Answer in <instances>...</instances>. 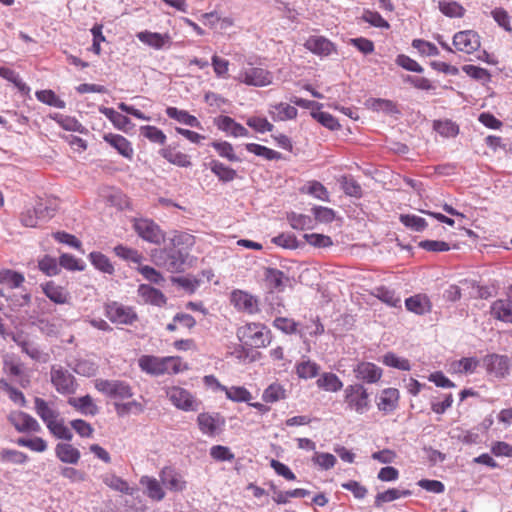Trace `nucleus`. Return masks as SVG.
Listing matches in <instances>:
<instances>
[{"label":"nucleus","mask_w":512,"mask_h":512,"mask_svg":"<svg viewBox=\"0 0 512 512\" xmlns=\"http://www.w3.org/2000/svg\"><path fill=\"white\" fill-rule=\"evenodd\" d=\"M343 403L347 411L361 415L371 407L370 394L362 383L349 384L343 391Z\"/></svg>","instance_id":"7ed1b4c3"},{"label":"nucleus","mask_w":512,"mask_h":512,"mask_svg":"<svg viewBox=\"0 0 512 512\" xmlns=\"http://www.w3.org/2000/svg\"><path fill=\"white\" fill-rule=\"evenodd\" d=\"M209 167L211 171L218 177L219 181L230 182L237 177L236 170L224 165L218 160H211Z\"/></svg>","instance_id":"f704fd0d"},{"label":"nucleus","mask_w":512,"mask_h":512,"mask_svg":"<svg viewBox=\"0 0 512 512\" xmlns=\"http://www.w3.org/2000/svg\"><path fill=\"white\" fill-rule=\"evenodd\" d=\"M140 484L146 488L147 496L154 501H161L165 497V491L161 486V481L154 477L142 476Z\"/></svg>","instance_id":"cd10ccee"},{"label":"nucleus","mask_w":512,"mask_h":512,"mask_svg":"<svg viewBox=\"0 0 512 512\" xmlns=\"http://www.w3.org/2000/svg\"><path fill=\"white\" fill-rule=\"evenodd\" d=\"M197 423L203 434L214 436L224 426L225 420L218 414L200 413Z\"/></svg>","instance_id":"dca6fc26"},{"label":"nucleus","mask_w":512,"mask_h":512,"mask_svg":"<svg viewBox=\"0 0 512 512\" xmlns=\"http://www.w3.org/2000/svg\"><path fill=\"white\" fill-rule=\"evenodd\" d=\"M137 291L144 303L158 307H162L167 303L166 296L160 290L150 285L141 284Z\"/></svg>","instance_id":"6ab92c4d"},{"label":"nucleus","mask_w":512,"mask_h":512,"mask_svg":"<svg viewBox=\"0 0 512 512\" xmlns=\"http://www.w3.org/2000/svg\"><path fill=\"white\" fill-rule=\"evenodd\" d=\"M25 281L24 275L10 269L0 271V283L10 289L19 288Z\"/></svg>","instance_id":"58836bf2"},{"label":"nucleus","mask_w":512,"mask_h":512,"mask_svg":"<svg viewBox=\"0 0 512 512\" xmlns=\"http://www.w3.org/2000/svg\"><path fill=\"white\" fill-rule=\"evenodd\" d=\"M217 388L223 391L226 397L233 402H246L252 399L251 393L242 386L226 387L220 383H217Z\"/></svg>","instance_id":"c756f323"},{"label":"nucleus","mask_w":512,"mask_h":512,"mask_svg":"<svg viewBox=\"0 0 512 512\" xmlns=\"http://www.w3.org/2000/svg\"><path fill=\"white\" fill-rule=\"evenodd\" d=\"M0 460L7 463L24 464L28 460V455L14 449H2Z\"/></svg>","instance_id":"bf43d9fd"},{"label":"nucleus","mask_w":512,"mask_h":512,"mask_svg":"<svg viewBox=\"0 0 512 512\" xmlns=\"http://www.w3.org/2000/svg\"><path fill=\"white\" fill-rule=\"evenodd\" d=\"M37 99L49 106L63 109L66 106L65 101L60 99L52 90H40L36 92Z\"/></svg>","instance_id":"864d4df0"},{"label":"nucleus","mask_w":512,"mask_h":512,"mask_svg":"<svg viewBox=\"0 0 512 512\" xmlns=\"http://www.w3.org/2000/svg\"><path fill=\"white\" fill-rule=\"evenodd\" d=\"M460 243H464L462 240H449V241H438V240H424L419 242V247L424 250L431 252H443L448 251L451 248H457Z\"/></svg>","instance_id":"473e14b6"},{"label":"nucleus","mask_w":512,"mask_h":512,"mask_svg":"<svg viewBox=\"0 0 512 512\" xmlns=\"http://www.w3.org/2000/svg\"><path fill=\"white\" fill-rule=\"evenodd\" d=\"M136 36L140 42L156 50L163 49L171 44V37L168 33L161 34L145 30L137 33Z\"/></svg>","instance_id":"a211bd4d"},{"label":"nucleus","mask_w":512,"mask_h":512,"mask_svg":"<svg viewBox=\"0 0 512 512\" xmlns=\"http://www.w3.org/2000/svg\"><path fill=\"white\" fill-rule=\"evenodd\" d=\"M0 77L13 83L21 92L30 91V88L21 80L19 74L8 67H0Z\"/></svg>","instance_id":"13d9d810"},{"label":"nucleus","mask_w":512,"mask_h":512,"mask_svg":"<svg viewBox=\"0 0 512 512\" xmlns=\"http://www.w3.org/2000/svg\"><path fill=\"white\" fill-rule=\"evenodd\" d=\"M34 408L37 415L46 425L59 417V412L43 398L36 397L34 399Z\"/></svg>","instance_id":"bb28decb"},{"label":"nucleus","mask_w":512,"mask_h":512,"mask_svg":"<svg viewBox=\"0 0 512 512\" xmlns=\"http://www.w3.org/2000/svg\"><path fill=\"white\" fill-rule=\"evenodd\" d=\"M8 419L14 428L20 433H37L41 431V426L37 420L25 412H13L10 414Z\"/></svg>","instance_id":"4468645a"},{"label":"nucleus","mask_w":512,"mask_h":512,"mask_svg":"<svg viewBox=\"0 0 512 512\" xmlns=\"http://www.w3.org/2000/svg\"><path fill=\"white\" fill-rule=\"evenodd\" d=\"M140 134L150 142L165 145L167 137L164 132L156 126L145 125L140 127Z\"/></svg>","instance_id":"a18cd8bd"},{"label":"nucleus","mask_w":512,"mask_h":512,"mask_svg":"<svg viewBox=\"0 0 512 512\" xmlns=\"http://www.w3.org/2000/svg\"><path fill=\"white\" fill-rule=\"evenodd\" d=\"M211 146L218 152V154L228 159L231 162L240 161L239 157L234 153V148L231 143L227 141H214Z\"/></svg>","instance_id":"4d7b16f0"},{"label":"nucleus","mask_w":512,"mask_h":512,"mask_svg":"<svg viewBox=\"0 0 512 512\" xmlns=\"http://www.w3.org/2000/svg\"><path fill=\"white\" fill-rule=\"evenodd\" d=\"M316 385L319 389L336 393L343 388L342 380L332 372L322 373L316 380Z\"/></svg>","instance_id":"393cba45"},{"label":"nucleus","mask_w":512,"mask_h":512,"mask_svg":"<svg viewBox=\"0 0 512 512\" xmlns=\"http://www.w3.org/2000/svg\"><path fill=\"white\" fill-rule=\"evenodd\" d=\"M340 185L346 195L360 198L362 196V187L351 175H344L340 179Z\"/></svg>","instance_id":"de8ad7c7"},{"label":"nucleus","mask_w":512,"mask_h":512,"mask_svg":"<svg viewBox=\"0 0 512 512\" xmlns=\"http://www.w3.org/2000/svg\"><path fill=\"white\" fill-rule=\"evenodd\" d=\"M103 139L123 157L129 160L133 158L134 150L132 144L124 136L120 134L107 133L104 134Z\"/></svg>","instance_id":"f3484780"},{"label":"nucleus","mask_w":512,"mask_h":512,"mask_svg":"<svg viewBox=\"0 0 512 512\" xmlns=\"http://www.w3.org/2000/svg\"><path fill=\"white\" fill-rule=\"evenodd\" d=\"M50 117L66 131L78 132L80 134L87 133V129L75 117L60 113H54Z\"/></svg>","instance_id":"7c9ffc66"},{"label":"nucleus","mask_w":512,"mask_h":512,"mask_svg":"<svg viewBox=\"0 0 512 512\" xmlns=\"http://www.w3.org/2000/svg\"><path fill=\"white\" fill-rule=\"evenodd\" d=\"M231 303L239 311L248 314H255L259 311L258 299L248 292L242 290H234L231 293Z\"/></svg>","instance_id":"ddd939ff"},{"label":"nucleus","mask_w":512,"mask_h":512,"mask_svg":"<svg viewBox=\"0 0 512 512\" xmlns=\"http://www.w3.org/2000/svg\"><path fill=\"white\" fill-rule=\"evenodd\" d=\"M166 114L169 118L178 121L179 123L185 124L190 127L200 128V121L193 115H190L185 110H180L176 107H167Z\"/></svg>","instance_id":"2f4dec72"},{"label":"nucleus","mask_w":512,"mask_h":512,"mask_svg":"<svg viewBox=\"0 0 512 512\" xmlns=\"http://www.w3.org/2000/svg\"><path fill=\"white\" fill-rule=\"evenodd\" d=\"M142 371L152 375L178 374L188 369L187 363L179 356L156 357L143 355L139 359Z\"/></svg>","instance_id":"f257e3e1"},{"label":"nucleus","mask_w":512,"mask_h":512,"mask_svg":"<svg viewBox=\"0 0 512 512\" xmlns=\"http://www.w3.org/2000/svg\"><path fill=\"white\" fill-rule=\"evenodd\" d=\"M105 315L114 324L132 325L138 320L133 307L113 301L105 305Z\"/></svg>","instance_id":"423d86ee"},{"label":"nucleus","mask_w":512,"mask_h":512,"mask_svg":"<svg viewBox=\"0 0 512 512\" xmlns=\"http://www.w3.org/2000/svg\"><path fill=\"white\" fill-rule=\"evenodd\" d=\"M237 337L243 346L264 348L271 342V332L262 323H247L237 329Z\"/></svg>","instance_id":"f03ea898"},{"label":"nucleus","mask_w":512,"mask_h":512,"mask_svg":"<svg viewBox=\"0 0 512 512\" xmlns=\"http://www.w3.org/2000/svg\"><path fill=\"white\" fill-rule=\"evenodd\" d=\"M138 235L145 241L160 245L166 242V233L160 226H135Z\"/></svg>","instance_id":"b1692460"},{"label":"nucleus","mask_w":512,"mask_h":512,"mask_svg":"<svg viewBox=\"0 0 512 512\" xmlns=\"http://www.w3.org/2000/svg\"><path fill=\"white\" fill-rule=\"evenodd\" d=\"M210 456L218 462L233 461L235 458L234 453L229 447L223 445H214L210 448Z\"/></svg>","instance_id":"e2e57ef3"},{"label":"nucleus","mask_w":512,"mask_h":512,"mask_svg":"<svg viewBox=\"0 0 512 512\" xmlns=\"http://www.w3.org/2000/svg\"><path fill=\"white\" fill-rule=\"evenodd\" d=\"M453 45L458 51L471 54L479 49L480 36L473 30L459 31L453 37Z\"/></svg>","instance_id":"9d476101"},{"label":"nucleus","mask_w":512,"mask_h":512,"mask_svg":"<svg viewBox=\"0 0 512 512\" xmlns=\"http://www.w3.org/2000/svg\"><path fill=\"white\" fill-rule=\"evenodd\" d=\"M91 264L99 271L112 275L114 266L109 258L101 252H91L88 256Z\"/></svg>","instance_id":"e433bc0d"},{"label":"nucleus","mask_w":512,"mask_h":512,"mask_svg":"<svg viewBox=\"0 0 512 512\" xmlns=\"http://www.w3.org/2000/svg\"><path fill=\"white\" fill-rule=\"evenodd\" d=\"M483 363L486 371L497 378L509 374L511 360L505 355L489 354L484 357Z\"/></svg>","instance_id":"9b49d317"},{"label":"nucleus","mask_w":512,"mask_h":512,"mask_svg":"<svg viewBox=\"0 0 512 512\" xmlns=\"http://www.w3.org/2000/svg\"><path fill=\"white\" fill-rule=\"evenodd\" d=\"M105 485H107L109 488L121 492L123 494L127 495H133L134 489L130 488L128 483L123 480L122 478L114 475V474H106L102 478Z\"/></svg>","instance_id":"4c0bfd02"},{"label":"nucleus","mask_w":512,"mask_h":512,"mask_svg":"<svg viewBox=\"0 0 512 512\" xmlns=\"http://www.w3.org/2000/svg\"><path fill=\"white\" fill-rule=\"evenodd\" d=\"M159 154L169 163L179 167L186 168L192 164L189 155L175 151V148H173L171 145L160 149Z\"/></svg>","instance_id":"a878e982"},{"label":"nucleus","mask_w":512,"mask_h":512,"mask_svg":"<svg viewBox=\"0 0 512 512\" xmlns=\"http://www.w3.org/2000/svg\"><path fill=\"white\" fill-rule=\"evenodd\" d=\"M295 371L300 379H312L319 374L320 366L311 360L301 361L296 364Z\"/></svg>","instance_id":"c9c22d12"},{"label":"nucleus","mask_w":512,"mask_h":512,"mask_svg":"<svg viewBox=\"0 0 512 512\" xmlns=\"http://www.w3.org/2000/svg\"><path fill=\"white\" fill-rule=\"evenodd\" d=\"M305 47L312 53L320 56H328L334 51L333 43L322 36L309 37Z\"/></svg>","instance_id":"412c9836"},{"label":"nucleus","mask_w":512,"mask_h":512,"mask_svg":"<svg viewBox=\"0 0 512 512\" xmlns=\"http://www.w3.org/2000/svg\"><path fill=\"white\" fill-rule=\"evenodd\" d=\"M95 388L107 397L124 401L133 396L131 386L120 380L96 379Z\"/></svg>","instance_id":"39448f33"},{"label":"nucleus","mask_w":512,"mask_h":512,"mask_svg":"<svg viewBox=\"0 0 512 512\" xmlns=\"http://www.w3.org/2000/svg\"><path fill=\"white\" fill-rule=\"evenodd\" d=\"M353 373L358 381L374 384L382 377V369L371 362L360 361L354 368Z\"/></svg>","instance_id":"f8f14e48"},{"label":"nucleus","mask_w":512,"mask_h":512,"mask_svg":"<svg viewBox=\"0 0 512 512\" xmlns=\"http://www.w3.org/2000/svg\"><path fill=\"white\" fill-rule=\"evenodd\" d=\"M410 494L411 492L409 490H399L397 488L388 489L376 495L375 506L380 507L383 503L391 502L401 497L409 496Z\"/></svg>","instance_id":"49530a36"},{"label":"nucleus","mask_w":512,"mask_h":512,"mask_svg":"<svg viewBox=\"0 0 512 512\" xmlns=\"http://www.w3.org/2000/svg\"><path fill=\"white\" fill-rule=\"evenodd\" d=\"M186 258L187 254L183 253L182 250L173 251L169 254L165 266L170 272H180L183 270Z\"/></svg>","instance_id":"8fccbe9b"},{"label":"nucleus","mask_w":512,"mask_h":512,"mask_svg":"<svg viewBox=\"0 0 512 512\" xmlns=\"http://www.w3.org/2000/svg\"><path fill=\"white\" fill-rule=\"evenodd\" d=\"M40 287L45 296L55 304H68L71 299L69 291L54 281L42 283Z\"/></svg>","instance_id":"2eb2a0df"},{"label":"nucleus","mask_w":512,"mask_h":512,"mask_svg":"<svg viewBox=\"0 0 512 512\" xmlns=\"http://www.w3.org/2000/svg\"><path fill=\"white\" fill-rule=\"evenodd\" d=\"M395 63L410 72L422 73L424 71L423 67L417 61L405 54H399L395 59Z\"/></svg>","instance_id":"338daca9"},{"label":"nucleus","mask_w":512,"mask_h":512,"mask_svg":"<svg viewBox=\"0 0 512 512\" xmlns=\"http://www.w3.org/2000/svg\"><path fill=\"white\" fill-rule=\"evenodd\" d=\"M375 297H377L380 301L387 304L391 307H398L400 306L401 299L400 297L395 293L394 290H391L387 287L381 286L377 287L373 293Z\"/></svg>","instance_id":"c03bdc74"},{"label":"nucleus","mask_w":512,"mask_h":512,"mask_svg":"<svg viewBox=\"0 0 512 512\" xmlns=\"http://www.w3.org/2000/svg\"><path fill=\"white\" fill-rule=\"evenodd\" d=\"M161 483L172 492H183L187 487L184 476L174 467L165 466L159 472Z\"/></svg>","instance_id":"1a4fd4ad"},{"label":"nucleus","mask_w":512,"mask_h":512,"mask_svg":"<svg viewBox=\"0 0 512 512\" xmlns=\"http://www.w3.org/2000/svg\"><path fill=\"white\" fill-rule=\"evenodd\" d=\"M271 108L277 111V114H275L273 111H269L274 121L292 120L295 119L298 115V110L287 103L281 102L273 104L271 105Z\"/></svg>","instance_id":"72a5a7b5"},{"label":"nucleus","mask_w":512,"mask_h":512,"mask_svg":"<svg viewBox=\"0 0 512 512\" xmlns=\"http://www.w3.org/2000/svg\"><path fill=\"white\" fill-rule=\"evenodd\" d=\"M399 398V391L396 388H386L379 396L377 407L381 412L389 414L398 407Z\"/></svg>","instance_id":"aec40b11"},{"label":"nucleus","mask_w":512,"mask_h":512,"mask_svg":"<svg viewBox=\"0 0 512 512\" xmlns=\"http://www.w3.org/2000/svg\"><path fill=\"white\" fill-rule=\"evenodd\" d=\"M50 379L55 390L62 395H72L76 392L78 383L76 378L62 366L53 365L50 370Z\"/></svg>","instance_id":"20e7f679"},{"label":"nucleus","mask_w":512,"mask_h":512,"mask_svg":"<svg viewBox=\"0 0 512 512\" xmlns=\"http://www.w3.org/2000/svg\"><path fill=\"white\" fill-rule=\"evenodd\" d=\"M114 408H115L116 414L119 417H124V416L130 414L131 412L140 413L143 411V406L141 405V403L137 402L136 400H132V401H128V402H123L121 400L115 401Z\"/></svg>","instance_id":"3c124183"},{"label":"nucleus","mask_w":512,"mask_h":512,"mask_svg":"<svg viewBox=\"0 0 512 512\" xmlns=\"http://www.w3.org/2000/svg\"><path fill=\"white\" fill-rule=\"evenodd\" d=\"M16 443L21 447L29 448L35 452H44L47 449V443L41 437H34L30 439L21 437L16 440Z\"/></svg>","instance_id":"680f3d73"},{"label":"nucleus","mask_w":512,"mask_h":512,"mask_svg":"<svg viewBox=\"0 0 512 512\" xmlns=\"http://www.w3.org/2000/svg\"><path fill=\"white\" fill-rule=\"evenodd\" d=\"M433 128L440 135L445 137H454L459 133V127L451 120H436Z\"/></svg>","instance_id":"603ef678"},{"label":"nucleus","mask_w":512,"mask_h":512,"mask_svg":"<svg viewBox=\"0 0 512 512\" xmlns=\"http://www.w3.org/2000/svg\"><path fill=\"white\" fill-rule=\"evenodd\" d=\"M46 426L50 433L58 439L70 441L73 437L72 432L65 425L64 420L60 418V416L55 420L51 421L50 423H48Z\"/></svg>","instance_id":"ea45409f"},{"label":"nucleus","mask_w":512,"mask_h":512,"mask_svg":"<svg viewBox=\"0 0 512 512\" xmlns=\"http://www.w3.org/2000/svg\"><path fill=\"white\" fill-rule=\"evenodd\" d=\"M288 280V277L281 270L271 268L266 272V281L275 290L283 291Z\"/></svg>","instance_id":"79ce46f5"},{"label":"nucleus","mask_w":512,"mask_h":512,"mask_svg":"<svg viewBox=\"0 0 512 512\" xmlns=\"http://www.w3.org/2000/svg\"><path fill=\"white\" fill-rule=\"evenodd\" d=\"M68 404L84 415L95 416L99 412L98 406L94 403V400L90 395L77 398L70 397L68 399Z\"/></svg>","instance_id":"4be33fe9"},{"label":"nucleus","mask_w":512,"mask_h":512,"mask_svg":"<svg viewBox=\"0 0 512 512\" xmlns=\"http://www.w3.org/2000/svg\"><path fill=\"white\" fill-rule=\"evenodd\" d=\"M59 266L68 271H83L85 268V265L80 259L68 253H63L60 255Z\"/></svg>","instance_id":"052dcab7"},{"label":"nucleus","mask_w":512,"mask_h":512,"mask_svg":"<svg viewBox=\"0 0 512 512\" xmlns=\"http://www.w3.org/2000/svg\"><path fill=\"white\" fill-rule=\"evenodd\" d=\"M362 19L377 28L388 29L390 27L389 23L378 12L375 11L364 10Z\"/></svg>","instance_id":"774afa93"},{"label":"nucleus","mask_w":512,"mask_h":512,"mask_svg":"<svg viewBox=\"0 0 512 512\" xmlns=\"http://www.w3.org/2000/svg\"><path fill=\"white\" fill-rule=\"evenodd\" d=\"M312 117L324 127L334 131L340 128L338 120L328 112H312Z\"/></svg>","instance_id":"69168bd1"},{"label":"nucleus","mask_w":512,"mask_h":512,"mask_svg":"<svg viewBox=\"0 0 512 512\" xmlns=\"http://www.w3.org/2000/svg\"><path fill=\"white\" fill-rule=\"evenodd\" d=\"M439 9L440 11L447 17H462L465 13V9L457 2H446V1H440L439 2Z\"/></svg>","instance_id":"0e129e2a"},{"label":"nucleus","mask_w":512,"mask_h":512,"mask_svg":"<svg viewBox=\"0 0 512 512\" xmlns=\"http://www.w3.org/2000/svg\"><path fill=\"white\" fill-rule=\"evenodd\" d=\"M286 389L279 383L270 384L262 394V399L266 403H274L286 398Z\"/></svg>","instance_id":"a19ab883"},{"label":"nucleus","mask_w":512,"mask_h":512,"mask_svg":"<svg viewBox=\"0 0 512 512\" xmlns=\"http://www.w3.org/2000/svg\"><path fill=\"white\" fill-rule=\"evenodd\" d=\"M171 248L187 249L194 244V237L185 232L174 231L173 235L169 237Z\"/></svg>","instance_id":"5fc2aeb1"},{"label":"nucleus","mask_w":512,"mask_h":512,"mask_svg":"<svg viewBox=\"0 0 512 512\" xmlns=\"http://www.w3.org/2000/svg\"><path fill=\"white\" fill-rule=\"evenodd\" d=\"M38 268L47 276H56L60 273L59 261L49 255H45L38 261Z\"/></svg>","instance_id":"6e6d98bb"},{"label":"nucleus","mask_w":512,"mask_h":512,"mask_svg":"<svg viewBox=\"0 0 512 512\" xmlns=\"http://www.w3.org/2000/svg\"><path fill=\"white\" fill-rule=\"evenodd\" d=\"M236 80L249 86L263 87L272 83L273 75L264 68L250 67L241 71Z\"/></svg>","instance_id":"6e6552de"},{"label":"nucleus","mask_w":512,"mask_h":512,"mask_svg":"<svg viewBox=\"0 0 512 512\" xmlns=\"http://www.w3.org/2000/svg\"><path fill=\"white\" fill-rule=\"evenodd\" d=\"M490 312L493 318L505 323H512V303L509 299L494 301Z\"/></svg>","instance_id":"5701e85b"},{"label":"nucleus","mask_w":512,"mask_h":512,"mask_svg":"<svg viewBox=\"0 0 512 512\" xmlns=\"http://www.w3.org/2000/svg\"><path fill=\"white\" fill-rule=\"evenodd\" d=\"M55 453L60 461L68 464H77L80 459L79 450L68 443L57 444Z\"/></svg>","instance_id":"c85d7f7f"},{"label":"nucleus","mask_w":512,"mask_h":512,"mask_svg":"<svg viewBox=\"0 0 512 512\" xmlns=\"http://www.w3.org/2000/svg\"><path fill=\"white\" fill-rule=\"evenodd\" d=\"M245 148L248 152L263 157L266 160H279L282 158L281 153L260 144L247 143Z\"/></svg>","instance_id":"37998d69"},{"label":"nucleus","mask_w":512,"mask_h":512,"mask_svg":"<svg viewBox=\"0 0 512 512\" xmlns=\"http://www.w3.org/2000/svg\"><path fill=\"white\" fill-rule=\"evenodd\" d=\"M406 308L416 314H424L429 310V301L421 295L412 296L405 301Z\"/></svg>","instance_id":"09e8293b"},{"label":"nucleus","mask_w":512,"mask_h":512,"mask_svg":"<svg viewBox=\"0 0 512 512\" xmlns=\"http://www.w3.org/2000/svg\"><path fill=\"white\" fill-rule=\"evenodd\" d=\"M166 395L172 404L183 411H197L200 402L186 389L178 386L166 390Z\"/></svg>","instance_id":"0eeeda50"}]
</instances>
